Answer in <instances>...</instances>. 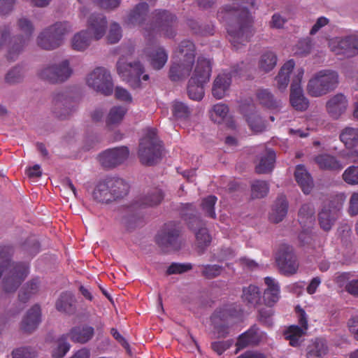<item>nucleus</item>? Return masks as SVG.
<instances>
[{
	"mask_svg": "<svg viewBox=\"0 0 358 358\" xmlns=\"http://www.w3.org/2000/svg\"><path fill=\"white\" fill-rule=\"evenodd\" d=\"M275 161V154L272 150H266L260 157L258 164L256 165V171L258 173H267L271 172Z\"/></svg>",
	"mask_w": 358,
	"mask_h": 358,
	"instance_id": "c756f323",
	"label": "nucleus"
},
{
	"mask_svg": "<svg viewBox=\"0 0 358 358\" xmlns=\"http://www.w3.org/2000/svg\"><path fill=\"white\" fill-rule=\"evenodd\" d=\"M150 65L155 69H162L168 60V54L162 48L153 50L148 56Z\"/></svg>",
	"mask_w": 358,
	"mask_h": 358,
	"instance_id": "c9c22d12",
	"label": "nucleus"
},
{
	"mask_svg": "<svg viewBox=\"0 0 358 358\" xmlns=\"http://www.w3.org/2000/svg\"><path fill=\"white\" fill-rule=\"evenodd\" d=\"M75 62L74 59H65L55 64L59 83L66 81L72 76Z\"/></svg>",
	"mask_w": 358,
	"mask_h": 358,
	"instance_id": "2f4dec72",
	"label": "nucleus"
},
{
	"mask_svg": "<svg viewBox=\"0 0 358 358\" xmlns=\"http://www.w3.org/2000/svg\"><path fill=\"white\" fill-rule=\"evenodd\" d=\"M312 48L311 41L309 38H303L298 41L293 49L296 55H306L310 52Z\"/></svg>",
	"mask_w": 358,
	"mask_h": 358,
	"instance_id": "6e6d98bb",
	"label": "nucleus"
},
{
	"mask_svg": "<svg viewBox=\"0 0 358 358\" xmlns=\"http://www.w3.org/2000/svg\"><path fill=\"white\" fill-rule=\"evenodd\" d=\"M330 50L336 55L351 57L358 55V34L338 36L329 41Z\"/></svg>",
	"mask_w": 358,
	"mask_h": 358,
	"instance_id": "1a4fd4ad",
	"label": "nucleus"
},
{
	"mask_svg": "<svg viewBox=\"0 0 358 358\" xmlns=\"http://www.w3.org/2000/svg\"><path fill=\"white\" fill-rule=\"evenodd\" d=\"M92 39L88 31H80L76 33L71 38V47L76 51L83 52L90 47Z\"/></svg>",
	"mask_w": 358,
	"mask_h": 358,
	"instance_id": "b1692460",
	"label": "nucleus"
},
{
	"mask_svg": "<svg viewBox=\"0 0 358 358\" xmlns=\"http://www.w3.org/2000/svg\"><path fill=\"white\" fill-rule=\"evenodd\" d=\"M303 74V69L296 67L294 72V78L290 89V103L296 110H305L308 106V101L305 97L301 86Z\"/></svg>",
	"mask_w": 358,
	"mask_h": 358,
	"instance_id": "9d476101",
	"label": "nucleus"
},
{
	"mask_svg": "<svg viewBox=\"0 0 358 358\" xmlns=\"http://www.w3.org/2000/svg\"><path fill=\"white\" fill-rule=\"evenodd\" d=\"M107 20L101 14H92L87 20V30L95 40L101 39L106 34Z\"/></svg>",
	"mask_w": 358,
	"mask_h": 358,
	"instance_id": "dca6fc26",
	"label": "nucleus"
},
{
	"mask_svg": "<svg viewBox=\"0 0 358 358\" xmlns=\"http://www.w3.org/2000/svg\"><path fill=\"white\" fill-rule=\"evenodd\" d=\"M196 238L198 247L203 249L211 241V238L206 228H201L196 232Z\"/></svg>",
	"mask_w": 358,
	"mask_h": 358,
	"instance_id": "4d7b16f0",
	"label": "nucleus"
},
{
	"mask_svg": "<svg viewBox=\"0 0 358 358\" xmlns=\"http://www.w3.org/2000/svg\"><path fill=\"white\" fill-rule=\"evenodd\" d=\"M277 56L271 50L263 52L259 59L258 67L261 71L269 72L274 69L277 64Z\"/></svg>",
	"mask_w": 358,
	"mask_h": 358,
	"instance_id": "72a5a7b5",
	"label": "nucleus"
},
{
	"mask_svg": "<svg viewBox=\"0 0 358 358\" xmlns=\"http://www.w3.org/2000/svg\"><path fill=\"white\" fill-rule=\"evenodd\" d=\"M315 209L312 204L307 203L301 206L299 213V222L302 228H310L315 222Z\"/></svg>",
	"mask_w": 358,
	"mask_h": 358,
	"instance_id": "473e14b6",
	"label": "nucleus"
},
{
	"mask_svg": "<svg viewBox=\"0 0 358 358\" xmlns=\"http://www.w3.org/2000/svg\"><path fill=\"white\" fill-rule=\"evenodd\" d=\"M231 82V76L229 73H220L214 80L212 94L217 99L224 98L229 92Z\"/></svg>",
	"mask_w": 358,
	"mask_h": 358,
	"instance_id": "f3484780",
	"label": "nucleus"
},
{
	"mask_svg": "<svg viewBox=\"0 0 358 358\" xmlns=\"http://www.w3.org/2000/svg\"><path fill=\"white\" fill-rule=\"evenodd\" d=\"M261 339L262 332L259 329L256 327L251 328L239 336L236 343L237 349L236 350V353L250 344H256L259 343Z\"/></svg>",
	"mask_w": 358,
	"mask_h": 358,
	"instance_id": "a878e982",
	"label": "nucleus"
},
{
	"mask_svg": "<svg viewBox=\"0 0 358 358\" xmlns=\"http://www.w3.org/2000/svg\"><path fill=\"white\" fill-rule=\"evenodd\" d=\"M13 358H34V353L29 348H17L13 352Z\"/></svg>",
	"mask_w": 358,
	"mask_h": 358,
	"instance_id": "774afa93",
	"label": "nucleus"
},
{
	"mask_svg": "<svg viewBox=\"0 0 358 358\" xmlns=\"http://www.w3.org/2000/svg\"><path fill=\"white\" fill-rule=\"evenodd\" d=\"M17 27L24 34V36L22 38H20V45H13L12 47L13 50L15 52H19L22 47L27 44L34 30V27L31 22L24 17L19 19L17 22Z\"/></svg>",
	"mask_w": 358,
	"mask_h": 358,
	"instance_id": "cd10ccee",
	"label": "nucleus"
},
{
	"mask_svg": "<svg viewBox=\"0 0 358 358\" xmlns=\"http://www.w3.org/2000/svg\"><path fill=\"white\" fill-rule=\"evenodd\" d=\"M242 299L252 306L257 305L260 301V292L255 285H250L243 289Z\"/></svg>",
	"mask_w": 358,
	"mask_h": 358,
	"instance_id": "79ce46f5",
	"label": "nucleus"
},
{
	"mask_svg": "<svg viewBox=\"0 0 358 358\" xmlns=\"http://www.w3.org/2000/svg\"><path fill=\"white\" fill-rule=\"evenodd\" d=\"M96 6L106 10H112L117 8L120 0H92Z\"/></svg>",
	"mask_w": 358,
	"mask_h": 358,
	"instance_id": "bf43d9fd",
	"label": "nucleus"
},
{
	"mask_svg": "<svg viewBox=\"0 0 358 358\" xmlns=\"http://www.w3.org/2000/svg\"><path fill=\"white\" fill-rule=\"evenodd\" d=\"M343 73L348 78L356 81L358 83V65L356 66L352 65L345 66Z\"/></svg>",
	"mask_w": 358,
	"mask_h": 358,
	"instance_id": "338daca9",
	"label": "nucleus"
},
{
	"mask_svg": "<svg viewBox=\"0 0 358 358\" xmlns=\"http://www.w3.org/2000/svg\"><path fill=\"white\" fill-rule=\"evenodd\" d=\"M348 106L346 96L343 94H336L327 101L326 110L331 117L338 119L346 111Z\"/></svg>",
	"mask_w": 358,
	"mask_h": 358,
	"instance_id": "2eb2a0df",
	"label": "nucleus"
},
{
	"mask_svg": "<svg viewBox=\"0 0 358 358\" xmlns=\"http://www.w3.org/2000/svg\"><path fill=\"white\" fill-rule=\"evenodd\" d=\"M28 274L25 264H15L6 261L0 266V276L3 275L2 286L6 293L15 292Z\"/></svg>",
	"mask_w": 358,
	"mask_h": 358,
	"instance_id": "39448f33",
	"label": "nucleus"
},
{
	"mask_svg": "<svg viewBox=\"0 0 358 358\" xmlns=\"http://www.w3.org/2000/svg\"><path fill=\"white\" fill-rule=\"evenodd\" d=\"M266 289L264 293V301L266 306H273L280 299V287L278 282L271 277L264 278Z\"/></svg>",
	"mask_w": 358,
	"mask_h": 358,
	"instance_id": "aec40b11",
	"label": "nucleus"
},
{
	"mask_svg": "<svg viewBox=\"0 0 358 358\" xmlns=\"http://www.w3.org/2000/svg\"><path fill=\"white\" fill-rule=\"evenodd\" d=\"M287 20L280 13L273 15L270 21V27L273 29H282Z\"/></svg>",
	"mask_w": 358,
	"mask_h": 358,
	"instance_id": "69168bd1",
	"label": "nucleus"
},
{
	"mask_svg": "<svg viewBox=\"0 0 358 358\" xmlns=\"http://www.w3.org/2000/svg\"><path fill=\"white\" fill-rule=\"evenodd\" d=\"M339 83V76L336 71L322 69L315 73L308 80L306 90L313 97L322 96L334 90Z\"/></svg>",
	"mask_w": 358,
	"mask_h": 358,
	"instance_id": "7ed1b4c3",
	"label": "nucleus"
},
{
	"mask_svg": "<svg viewBox=\"0 0 358 358\" xmlns=\"http://www.w3.org/2000/svg\"><path fill=\"white\" fill-rule=\"evenodd\" d=\"M114 193H112L108 186L107 178L99 182L92 193L93 198L99 202L108 203L114 199Z\"/></svg>",
	"mask_w": 358,
	"mask_h": 358,
	"instance_id": "bb28decb",
	"label": "nucleus"
},
{
	"mask_svg": "<svg viewBox=\"0 0 358 358\" xmlns=\"http://www.w3.org/2000/svg\"><path fill=\"white\" fill-rule=\"evenodd\" d=\"M117 71L122 80L134 88L139 87L142 81L149 79V76L144 73L143 67L139 62L128 63L124 57H121L117 62Z\"/></svg>",
	"mask_w": 358,
	"mask_h": 358,
	"instance_id": "0eeeda50",
	"label": "nucleus"
},
{
	"mask_svg": "<svg viewBox=\"0 0 358 358\" xmlns=\"http://www.w3.org/2000/svg\"><path fill=\"white\" fill-rule=\"evenodd\" d=\"M247 121L251 129L255 132L262 131L264 128V124L259 116L248 117Z\"/></svg>",
	"mask_w": 358,
	"mask_h": 358,
	"instance_id": "e2e57ef3",
	"label": "nucleus"
},
{
	"mask_svg": "<svg viewBox=\"0 0 358 358\" xmlns=\"http://www.w3.org/2000/svg\"><path fill=\"white\" fill-rule=\"evenodd\" d=\"M295 63L293 59H289L285 62L281 67L278 76L275 77V85L278 90H285L289 82L290 74H292L294 78V72L296 68H294Z\"/></svg>",
	"mask_w": 358,
	"mask_h": 358,
	"instance_id": "6ab92c4d",
	"label": "nucleus"
},
{
	"mask_svg": "<svg viewBox=\"0 0 358 358\" xmlns=\"http://www.w3.org/2000/svg\"><path fill=\"white\" fill-rule=\"evenodd\" d=\"M70 350V345L67 342V336L64 334L58 338L52 346V356L53 358H62Z\"/></svg>",
	"mask_w": 358,
	"mask_h": 358,
	"instance_id": "58836bf2",
	"label": "nucleus"
},
{
	"mask_svg": "<svg viewBox=\"0 0 358 358\" xmlns=\"http://www.w3.org/2000/svg\"><path fill=\"white\" fill-rule=\"evenodd\" d=\"M127 110L128 108L124 106L118 105L113 106L110 109L106 119L107 127L111 129L119 125L123 120Z\"/></svg>",
	"mask_w": 358,
	"mask_h": 358,
	"instance_id": "393cba45",
	"label": "nucleus"
},
{
	"mask_svg": "<svg viewBox=\"0 0 358 358\" xmlns=\"http://www.w3.org/2000/svg\"><path fill=\"white\" fill-rule=\"evenodd\" d=\"M85 83L89 87L104 95L113 93L112 77L109 71L104 67H96L90 71L86 76Z\"/></svg>",
	"mask_w": 358,
	"mask_h": 358,
	"instance_id": "6e6552de",
	"label": "nucleus"
},
{
	"mask_svg": "<svg viewBox=\"0 0 358 358\" xmlns=\"http://www.w3.org/2000/svg\"><path fill=\"white\" fill-rule=\"evenodd\" d=\"M296 313L301 327L292 325L285 332V338L289 341V343L292 346L299 345L302 341V336L306 334L308 329V320L304 310L300 307H296Z\"/></svg>",
	"mask_w": 358,
	"mask_h": 358,
	"instance_id": "f8f14e48",
	"label": "nucleus"
},
{
	"mask_svg": "<svg viewBox=\"0 0 358 358\" xmlns=\"http://www.w3.org/2000/svg\"><path fill=\"white\" fill-rule=\"evenodd\" d=\"M315 162L322 169L339 171L343 169L342 164L336 157L327 154L319 155Z\"/></svg>",
	"mask_w": 358,
	"mask_h": 358,
	"instance_id": "7c9ffc66",
	"label": "nucleus"
},
{
	"mask_svg": "<svg viewBox=\"0 0 358 358\" xmlns=\"http://www.w3.org/2000/svg\"><path fill=\"white\" fill-rule=\"evenodd\" d=\"M157 29L164 36L171 38L175 35L176 17L166 11H157L155 13Z\"/></svg>",
	"mask_w": 358,
	"mask_h": 358,
	"instance_id": "4468645a",
	"label": "nucleus"
},
{
	"mask_svg": "<svg viewBox=\"0 0 358 358\" xmlns=\"http://www.w3.org/2000/svg\"><path fill=\"white\" fill-rule=\"evenodd\" d=\"M195 46L189 41H182L175 52L174 61L170 69L172 80H179L191 75L187 87L189 98L200 101L204 95L203 85L210 79L211 62L210 59L199 57L193 69L195 57Z\"/></svg>",
	"mask_w": 358,
	"mask_h": 358,
	"instance_id": "f257e3e1",
	"label": "nucleus"
},
{
	"mask_svg": "<svg viewBox=\"0 0 358 358\" xmlns=\"http://www.w3.org/2000/svg\"><path fill=\"white\" fill-rule=\"evenodd\" d=\"M338 215L327 207H324L319 214L320 227L324 231L330 230Z\"/></svg>",
	"mask_w": 358,
	"mask_h": 358,
	"instance_id": "ea45409f",
	"label": "nucleus"
},
{
	"mask_svg": "<svg viewBox=\"0 0 358 358\" xmlns=\"http://www.w3.org/2000/svg\"><path fill=\"white\" fill-rule=\"evenodd\" d=\"M38 76L41 79L50 83H59L55 64H48L41 67L38 72Z\"/></svg>",
	"mask_w": 358,
	"mask_h": 358,
	"instance_id": "a19ab883",
	"label": "nucleus"
},
{
	"mask_svg": "<svg viewBox=\"0 0 358 358\" xmlns=\"http://www.w3.org/2000/svg\"><path fill=\"white\" fill-rule=\"evenodd\" d=\"M288 203L284 196H280L273 203L269 213V220L274 223L281 222L287 213Z\"/></svg>",
	"mask_w": 358,
	"mask_h": 358,
	"instance_id": "5701e85b",
	"label": "nucleus"
},
{
	"mask_svg": "<svg viewBox=\"0 0 358 358\" xmlns=\"http://www.w3.org/2000/svg\"><path fill=\"white\" fill-rule=\"evenodd\" d=\"M220 20L229 21L227 28L231 44L236 48L248 42L252 35V17L250 12L236 2L225 5L218 13Z\"/></svg>",
	"mask_w": 358,
	"mask_h": 358,
	"instance_id": "f03ea898",
	"label": "nucleus"
},
{
	"mask_svg": "<svg viewBox=\"0 0 358 358\" xmlns=\"http://www.w3.org/2000/svg\"><path fill=\"white\" fill-rule=\"evenodd\" d=\"M94 335V329L88 325H78L73 327L66 334L75 343H85Z\"/></svg>",
	"mask_w": 358,
	"mask_h": 358,
	"instance_id": "412c9836",
	"label": "nucleus"
},
{
	"mask_svg": "<svg viewBox=\"0 0 358 358\" xmlns=\"http://www.w3.org/2000/svg\"><path fill=\"white\" fill-rule=\"evenodd\" d=\"M340 139L347 148L358 146V128L347 127L340 134Z\"/></svg>",
	"mask_w": 358,
	"mask_h": 358,
	"instance_id": "4c0bfd02",
	"label": "nucleus"
},
{
	"mask_svg": "<svg viewBox=\"0 0 358 358\" xmlns=\"http://www.w3.org/2000/svg\"><path fill=\"white\" fill-rule=\"evenodd\" d=\"M163 199L160 189H155L149 193L144 199L143 204L145 206H152L159 204Z\"/></svg>",
	"mask_w": 358,
	"mask_h": 358,
	"instance_id": "864d4df0",
	"label": "nucleus"
},
{
	"mask_svg": "<svg viewBox=\"0 0 358 358\" xmlns=\"http://www.w3.org/2000/svg\"><path fill=\"white\" fill-rule=\"evenodd\" d=\"M115 97L120 101L126 103L132 102V96L131 94L122 87H116L115 89Z\"/></svg>",
	"mask_w": 358,
	"mask_h": 358,
	"instance_id": "052dcab7",
	"label": "nucleus"
},
{
	"mask_svg": "<svg viewBox=\"0 0 358 358\" xmlns=\"http://www.w3.org/2000/svg\"><path fill=\"white\" fill-rule=\"evenodd\" d=\"M72 30L68 22H59L44 29L37 38V44L45 50H53L60 46L66 34Z\"/></svg>",
	"mask_w": 358,
	"mask_h": 358,
	"instance_id": "20e7f679",
	"label": "nucleus"
},
{
	"mask_svg": "<svg viewBox=\"0 0 358 358\" xmlns=\"http://www.w3.org/2000/svg\"><path fill=\"white\" fill-rule=\"evenodd\" d=\"M108 186L112 193H114V199L125 195L129 190V185L125 181L119 178H107Z\"/></svg>",
	"mask_w": 358,
	"mask_h": 358,
	"instance_id": "e433bc0d",
	"label": "nucleus"
},
{
	"mask_svg": "<svg viewBox=\"0 0 358 358\" xmlns=\"http://www.w3.org/2000/svg\"><path fill=\"white\" fill-rule=\"evenodd\" d=\"M192 268L190 264H179L173 263L168 268L167 272L169 274L182 273Z\"/></svg>",
	"mask_w": 358,
	"mask_h": 358,
	"instance_id": "0e129e2a",
	"label": "nucleus"
},
{
	"mask_svg": "<svg viewBox=\"0 0 358 358\" xmlns=\"http://www.w3.org/2000/svg\"><path fill=\"white\" fill-rule=\"evenodd\" d=\"M129 156L126 147L106 150L99 155V162L105 167H113L124 162Z\"/></svg>",
	"mask_w": 358,
	"mask_h": 358,
	"instance_id": "ddd939ff",
	"label": "nucleus"
},
{
	"mask_svg": "<svg viewBox=\"0 0 358 358\" xmlns=\"http://www.w3.org/2000/svg\"><path fill=\"white\" fill-rule=\"evenodd\" d=\"M210 118L215 123L221 124L229 122V108L224 103H217L213 106L209 112Z\"/></svg>",
	"mask_w": 358,
	"mask_h": 358,
	"instance_id": "f704fd0d",
	"label": "nucleus"
},
{
	"mask_svg": "<svg viewBox=\"0 0 358 358\" xmlns=\"http://www.w3.org/2000/svg\"><path fill=\"white\" fill-rule=\"evenodd\" d=\"M268 185L266 182L256 180L251 185L252 196L254 198H262L267 194Z\"/></svg>",
	"mask_w": 358,
	"mask_h": 358,
	"instance_id": "09e8293b",
	"label": "nucleus"
},
{
	"mask_svg": "<svg viewBox=\"0 0 358 358\" xmlns=\"http://www.w3.org/2000/svg\"><path fill=\"white\" fill-rule=\"evenodd\" d=\"M162 146L155 129H148L140 142L138 155L143 164L151 165L161 156Z\"/></svg>",
	"mask_w": 358,
	"mask_h": 358,
	"instance_id": "423d86ee",
	"label": "nucleus"
},
{
	"mask_svg": "<svg viewBox=\"0 0 358 358\" xmlns=\"http://www.w3.org/2000/svg\"><path fill=\"white\" fill-rule=\"evenodd\" d=\"M216 196L210 195L205 198L201 203L203 210L205 212L206 215L212 218H214L215 217L214 206L216 203Z\"/></svg>",
	"mask_w": 358,
	"mask_h": 358,
	"instance_id": "5fc2aeb1",
	"label": "nucleus"
},
{
	"mask_svg": "<svg viewBox=\"0 0 358 358\" xmlns=\"http://www.w3.org/2000/svg\"><path fill=\"white\" fill-rule=\"evenodd\" d=\"M74 299L71 293L61 294L56 302V308L59 311L71 313L73 310Z\"/></svg>",
	"mask_w": 358,
	"mask_h": 358,
	"instance_id": "37998d69",
	"label": "nucleus"
},
{
	"mask_svg": "<svg viewBox=\"0 0 358 358\" xmlns=\"http://www.w3.org/2000/svg\"><path fill=\"white\" fill-rule=\"evenodd\" d=\"M178 236V231L174 229L173 231H168L164 236L159 235L157 241L162 245H172Z\"/></svg>",
	"mask_w": 358,
	"mask_h": 358,
	"instance_id": "680f3d73",
	"label": "nucleus"
},
{
	"mask_svg": "<svg viewBox=\"0 0 358 358\" xmlns=\"http://www.w3.org/2000/svg\"><path fill=\"white\" fill-rule=\"evenodd\" d=\"M276 262L282 273L285 275L294 274L299 268V262L294 249L288 245H282L276 256Z\"/></svg>",
	"mask_w": 358,
	"mask_h": 358,
	"instance_id": "9b49d317",
	"label": "nucleus"
},
{
	"mask_svg": "<svg viewBox=\"0 0 358 358\" xmlns=\"http://www.w3.org/2000/svg\"><path fill=\"white\" fill-rule=\"evenodd\" d=\"M327 352V348L323 340H317L312 346L308 348V358L320 357L324 355Z\"/></svg>",
	"mask_w": 358,
	"mask_h": 358,
	"instance_id": "a18cd8bd",
	"label": "nucleus"
},
{
	"mask_svg": "<svg viewBox=\"0 0 358 358\" xmlns=\"http://www.w3.org/2000/svg\"><path fill=\"white\" fill-rule=\"evenodd\" d=\"M148 5L138 4L127 15L125 23L129 27L143 26L147 20Z\"/></svg>",
	"mask_w": 358,
	"mask_h": 358,
	"instance_id": "a211bd4d",
	"label": "nucleus"
},
{
	"mask_svg": "<svg viewBox=\"0 0 358 358\" xmlns=\"http://www.w3.org/2000/svg\"><path fill=\"white\" fill-rule=\"evenodd\" d=\"M343 180L348 185L358 184V165H352L348 167L342 175Z\"/></svg>",
	"mask_w": 358,
	"mask_h": 358,
	"instance_id": "de8ad7c7",
	"label": "nucleus"
},
{
	"mask_svg": "<svg viewBox=\"0 0 358 358\" xmlns=\"http://www.w3.org/2000/svg\"><path fill=\"white\" fill-rule=\"evenodd\" d=\"M295 178L305 194L310 192L313 182L303 165H298L294 173Z\"/></svg>",
	"mask_w": 358,
	"mask_h": 358,
	"instance_id": "c85d7f7f",
	"label": "nucleus"
},
{
	"mask_svg": "<svg viewBox=\"0 0 358 358\" xmlns=\"http://www.w3.org/2000/svg\"><path fill=\"white\" fill-rule=\"evenodd\" d=\"M346 199V196L343 193L335 195L329 202V203L324 207L331 210L334 213L338 215L340 210L342 208L343 205Z\"/></svg>",
	"mask_w": 358,
	"mask_h": 358,
	"instance_id": "3c124183",
	"label": "nucleus"
},
{
	"mask_svg": "<svg viewBox=\"0 0 358 358\" xmlns=\"http://www.w3.org/2000/svg\"><path fill=\"white\" fill-rule=\"evenodd\" d=\"M172 113L176 119H185L189 117L190 110L185 103L175 101L172 106Z\"/></svg>",
	"mask_w": 358,
	"mask_h": 358,
	"instance_id": "8fccbe9b",
	"label": "nucleus"
},
{
	"mask_svg": "<svg viewBox=\"0 0 358 358\" xmlns=\"http://www.w3.org/2000/svg\"><path fill=\"white\" fill-rule=\"evenodd\" d=\"M222 271V268L217 265H206L202 267V273L208 278L217 277Z\"/></svg>",
	"mask_w": 358,
	"mask_h": 358,
	"instance_id": "13d9d810",
	"label": "nucleus"
},
{
	"mask_svg": "<svg viewBox=\"0 0 358 358\" xmlns=\"http://www.w3.org/2000/svg\"><path fill=\"white\" fill-rule=\"evenodd\" d=\"M122 36V29L120 24L117 22H112L110 25L107 36L108 42L110 43H116L120 40Z\"/></svg>",
	"mask_w": 358,
	"mask_h": 358,
	"instance_id": "603ef678",
	"label": "nucleus"
},
{
	"mask_svg": "<svg viewBox=\"0 0 358 358\" xmlns=\"http://www.w3.org/2000/svg\"><path fill=\"white\" fill-rule=\"evenodd\" d=\"M38 289V280H33L28 282L20 292L19 299L22 302H26L29 299L35 294Z\"/></svg>",
	"mask_w": 358,
	"mask_h": 358,
	"instance_id": "49530a36",
	"label": "nucleus"
},
{
	"mask_svg": "<svg viewBox=\"0 0 358 358\" xmlns=\"http://www.w3.org/2000/svg\"><path fill=\"white\" fill-rule=\"evenodd\" d=\"M41 321V308L35 305L27 313L22 322V328L25 331L31 332L37 328Z\"/></svg>",
	"mask_w": 358,
	"mask_h": 358,
	"instance_id": "4be33fe9",
	"label": "nucleus"
},
{
	"mask_svg": "<svg viewBox=\"0 0 358 358\" xmlns=\"http://www.w3.org/2000/svg\"><path fill=\"white\" fill-rule=\"evenodd\" d=\"M257 98L260 104L267 108H275L278 106L277 101L267 90H259L257 93Z\"/></svg>",
	"mask_w": 358,
	"mask_h": 358,
	"instance_id": "c03bdc74",
	"label": "nucleus"
}]
</instances>
